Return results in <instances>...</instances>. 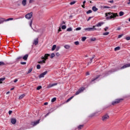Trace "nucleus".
<instances>
[{
  "instance_id": "4",
  "label": "nucleus",
  "mask_w": 130,
  "mask_h": 130,
  "mask_svg": "<svg viewBox=\"0 0 130 130\" xmlns=\"http://www.w3.org/2000/svg\"><path fill=\"white\" fill-rule=\"evenodd\" d=\"M122 100H123V99H119L115 100V101L112 102V105H115L116 104H118V103H120V102H121Z\"/></svg>"
},
{
  "instance_id": "37",
  "label": "nucleus",
  "mask_w": 130,
  "mask_h": 130,
  "mask_svg": "<svg viewBox=\"0 0 130 130\" xmlns=\"http://www.w3.org/2000/svg\"><path fill=\"white\" fill-rule=\"evenodd\" d=\"M81 29H82V28L81 27H77L76 28V31H80V30H81Z\"/></svg>"
},
{
  "instance_id": "39",
  "label": "nucleus",
  "mask_w": 130,
  "mask_h": 130,
  "mask_svg": "<svg viewBox=\"0 0 130 130\" xmlns=\"http://www.w3.org/2000/svg\"><path fill=\"white\" fill-rule=\"evenodd\" d=\"M41 68V66H40V65L38 64L37 66V69H38V70H40V69Z\"/></svg>"
},
{
  "instance_id": "12",
  "label": "nucleus",
  "mask_w": 130,
  "mask_h": 130,
  "mask_svg": "<svg viewBox=\"0 0 130 130\" xmlns=\"http://www.w3.org/2000/svg\"><path fill=\"white\" fill-rule=\"evenodd\" d=\"M11 123H12V124H16V123L17 122V120L15 118H12L11 119Z\"/></svg>"
},
{
  "instance_id": "23",
  "label": "nucleus",
  "mask_w": 130,
  "mask_h": 130,
  "mask_svg": "<svg viewBox=\"0 0 130 130\" xmlns=\"http://www.w3.org/2000/svg\"><path fill=\"white\" fill-rule=\"evenodd\" d=\"M64 47L66 48V49H70L71 47L69 45H66L64 46Z\"/></svg>"
},
{
  "instance_id": "51",
  "label": "nucleus",
  "mask_w": 130,
  "mask_h": 130,
  "mask_svg": "<svg viewBox=\"0 0 130 130\" xmlns=\"http://www.w3.org/2000/svg\"><path fill=\"white\" fill-rule=\"evenodd\" d=\"M13 112V111H9V115H11V114H12V113Z\"/></svg>"
},
{
  "instance_id": "48",
  "label": "nucleus",
  "mask_w": 130,
  "mask_h": 130,
  "mask_svg": "<svg viewBox=\"0 0 130 130\" xmlns=\"http://www.w3.org/2000/svg\"><path fill=\"white\" fill-rule=\"evenodd\" d=\"M56 56H59L60 55V54H59V52H57V53H56Z\"/></svg>"
},
{
  "instance_id": "60",
  "label": "nucleus",
  "mask_w": 130,
  "mask_h": 130,
  "mask_svg": "<svg viewBox=\"0 0 130 130\" xmlns=\"http://www.w3.org/2000/svg\"><path fill=\"white\" fill-rule=\"evenodd\" d=\"M60 31H61V29L60 28H59L58 29V32H60Z\"/></svg>"
},
{
  "instance_id": "64",
  "label": "nucleus",
  "mask_w": 130,
  "mask_h": 130,
  "mask_svg": "<svg viewBox=\"0 0 130 130\" xmlns=\"http://www.w3.org/2000/svg\"><path fill=\"white\" fill-rule=\"evenodd\" d=\"M30 26H32V21H30Z\"/></svg>"
},
{
  "instance_id": "1",
  "label": "nucleus",
  "mask_w": 130,
  "mask_h": 130,
  "mask_svg": "<svg viewBox=\"0 0 130 130\" xmlns=\"http://www.w3.org/2000/svg\"><path fill=\"white\" fill-rule=\"evenodd\" d=\"M104 24V22H100L98 23V24H95V25H93L92 27H88V28H85L84 29V31H95V30H98V31H100L101 30V28H95V27H101L102 25Z\"/></svg>"
},
{
  "instance_id": "27",
  "label": "nucleus",
  "mask_w": 130,
  "mask_h": 130,
  "mask_svg": "<svg viewBox=\"0 0 130 130\" xmlns=\"http://www.w3.org/2000/svg\"><path fill=\"white\" fill-rule=\"evenodd\" d=\"M123 15H124V13L123 12L120 11L119 12V16H120V17H121L122 16H123Z\"/></svg>"
},
{
  "instance_id": "14",
  "label": "nucleus",
  "mask_w": 130,
  "mask_h": 130,
  "mask_svg": "<svg viewBox=\"0 0 130 130\" xmlns=\"http://www.w3.org/2000/svg\"><path fill=\"white\" fill-rule=\"evenodd\" d=\"M27 3V0H23L22 1V6H23L24 7H25V6H26Z\"/></svg>"
},
{
  "instance_id": "8",
  "label": "nucleus",
  "mask_w": 130,
  "mask_h": 130,
  "mask_svg": "<svg viewBox=\"0 0 130 130\" xmlns=\"http://www.w3.org/2000/svg\"><path fill=\"white\" fill-rule=\"evenodd\" d=\"M126 68H130V63L124 65L123 67H121L120 70H123V69H126Z\"/></svg>"
},
{
  "instance_id": "19",
  "label": "nucleus",
  "mask_w": 130,
  "mask_h": 130,
  "mask_svg": "<svg viewBox=\"0 0 130 130\" xmlns=\"http://www.w3.org/2000/svg\"><path fill=\"white\" fill-rule=\"evenodd\" d=\"M83 127H84V125H79L78 127L77 128L78 129H82V128H83Z\"/></svg>"
},
{
  "instance_id": "2",
  "label": "nucleus",
  "mask_w": 130,
  "mask_h": 130,
  "mask_svg": "<svg viewBox=\"0 0 130 130\" xmlns=\"http://www.w3.org/2000/svg\"><path fill=\"white\" fill-rule=\"evenodd\" d=\"M105 15L106 17H107V20H110V19H114L115 18H116V17H118V15H117V13L111 12L106 13Z\"/></svg>"
},
{
  "instance_id": "9",
  "label": "nucleus",
  "mask_w": 130,
  "mask_h": 130,
  "mask_svg": "<svg viewBox=\"0 0 130 130\" xmlns=\"http://www.w3.org/2000/svg\"><path fill=\"white\" fill-rule=\"evenodd\" d=\"M40 120H39L36 121L32 122L31 123V125H33L34 126H35V125H37V124H38V123H39Z\"/></svg>"
},
{
  "instance_id": "20",
  "label": "nucleus",
  "mask_w": 130,
  "mask_h": 130,
  "mask_svg": "<svg viewBox=\"0 0 130 130\" xmlns=\"http://www.w3.org/2000/svg\"><path fill=\"white\" fill-rule=\"evenodd\" d=\"M5 80H6L5 77L0 78V84H3V81H5Z\"/></svg>"
},
{
  "instance_id": "6",
  "label": "nucleus",
  "mask_w": 130,
  "mask_h": 130,
  "mask_svg": "<svg viewBox=\"0 0 130 130\" xmlns=\"http://www.w3.org/2000/svg\"><path fill=\"white\" fill-rule=\"evenodd\" d=\"M109 119V116L107 114H105L102 117L103 121H106L107 119Z\"/></svg>"
},
{
  "instance_id": "53",
  "label": "nucleus",
  "mask_w": 130,
  "mask_h": 130,
  "mask_svg": "<svg viewBox=\"0 0 130 130\" xmlns=\"http://www.w3.org/2000/svg\"><path fill=\"white\" fill-rule=\"evenodd\" d=\"M21 64H26V62H21Z\"/></svg>"
},
{
  "instance_id": "47",
  "label": "nucleus",
  "mask_w": 130,
  "mask_h": 130,
  "mask_svg": "<svg viewBox=\"0 0 130 130\" xmlns=\"http://www.w3.org/2000/svg\"><path fill=\"white\" fill-rule=\"evenodd\" d=\"M21 58H22V57H21V56L18 57L16 58V60H19V59H21Z\"/></svg>"
},
{
  "instance_id": "11",
  "label": "nucleus",
  "mask_w": 130,
  "mask_h": 130,
  "mask_svg": "<svg viewBox=\"0 0 130 130\" xmlns=\"http://www.w3.org/2000/svg\"><path fill=\"white\" fill-rule=\"evenodd\" d=\"M46 74H47V71L43 72L40 75V78H44V76H45V75H46Z\"/></svg>"
},
{
  "instance_id": "55",
  "label": "nucleus",
  "mask_w": 130,
  "mask_h": 130,
  "mask_svg": "<svg viewBox=\"0 0 130 130\" xmlns=\"http://www.w3.org/2000/svg\"><path fill=\"white\" fill-rule=\"evenodd\" d=\"M120 27H118L117 28V31H119V30H120Z\"/></svg>"
},
{
  "instance_id": "10",
  "label": "nucleus",
  "mask_w": 130,
  "mask_h": 130,
  "mask_svg": "<svg viewBox=\"0 0 130 130\" xmlns=\"http://www.w3.org/2000/svg\"><path fill=\"white\" fill-rule=\"evenodd\" d=\"M56 85H57V83L50 84L48 85V88H51V87H54V86H56Z\"/></svg>"
},
{
  "instance_id": "58",
  "label": "nucleus",
  "mask_w": 130,
  "mask_h": 130,
  "mask_svg": "<svg viewBox=\"0 0 130 130\" xmlns=\"http://www.w3.org/2000/svg\"><path fill=\"white\" fill-rule=\"evenodd\" d=\"M82 7L83 8V9H85V4H83Z\"/></svg>"
},
{
  "instance_id": "24",
  "label": "nucleus",
  "mask_w": 130,
  "mask_h": 130,
  "mask_svg": "<svg viewBox=\"0 0 130 130\" xmlns=\"http://www.w3.org/2000/svg\"><path fill=\"white\" fill-rule=\"evenodd\" d=\"M56 48V45H54L52 48V51H53L54 50H55V49Z\"/></svg>"
},
{
  "instance_id": "7",
  "label": "nucleus",
  "mask_w": 130,
  "mask_h": 130,
  "mask_svg": "<svg viewBox=\"0 0 130 130\" xmlns=\"http://www.w3.org/2000/svg\"><path fill=\"white\" fill-rule=\"evenodd\" d=\"M84 90H85V88L84 87H81L79 88V90L75 93V95H79V94H80V93H82V92H83Z\"/></svg>"
},
{
  "instance_id": "62",
  "label": "nucleus",
  "mask_w": 130,
  "mask_h": 130,
  "mask_svg": "<svg viewBox=\"0 0 130 130\" xmlns=\"http://www.w3.org/2000/svg\"><path fill=\"white\" fill-rule=\"evenodd\" d=\"M83 5H85V4H86V1H84L83 2Z\"/></svg>"
},
{
  "instance_id": "36",
  "label": "nucleus",
  "mask_w": 130,
  "mask_h": 130,
  "mask_svg": "<svg viewBox=\"0 0 130 130\" xmlns=\"http://www.w3.org/2000/svg\"><path fill=\"white\" fill-rule=\"evenodd\" d=\"M96 40V38H92L90 39L91 41H95Z\"/></svg>"
},
{
  "instance_id": "31",
  "label": "nucleus",
  "mask_w": 130,
  "mask_h": 130,
  "mask_svg": "<svg viewBox=\"0 0 130 130\" xmlns=\"http://www.w3.org/2000/svg\"><path fill=\"white\" fill-rule=\"evenodd\" d=\"M119 49H120V47H116V48H115L114 50L115 51H117V50H119Z\"/></svg>"
},
{
  "instance_id": "61",
  "label": "nucleus",
  "mask_w": 130,
  "mask_h": 130,
  "mask_svg": "<svg viewBox=\"0 0 130 130\" xmlns=\"http://www.w3.org/2000/svg\"><path fill=\"white\" fill-rule=\"evenodd\" d=\"M34 0H29V3H32Z\"/></svg>"
},
{
  "instance_id": "44",
  "label": "nucleus",
  "mask_w": 130,
  "mask_h": 130,
  "mask_svg": "<svg viewBox=\"0 0 130 130\" xmlns=\"http://www.w3.org/2000/svg\"><path fill=\"white\" fill-rule=\"evenodd\" d=\"M93 116H95V113H93L91 115L89 116V117H93Z\"/></svg>"
},
{
  "instance_id": "33",
  "label": "nucleus",
  "mask_w": 130,
  "mask_h": 130,
  "mask_svg": "<svg viewBox=\"0 0 130 130\" xmlns=\"http://www.w3.org/2000/svg\"><path fill=\"white\" fill-rule=\"evenodd\" d=\"M87 39V38L86 37H83L82 38V41H85Z\"/></svg>"
},
{
  "instance_id": "34",
  "label": "nucleus",
  "mask_w": 130,
  "mask_h": 130,
  "mask_svg": "<svg viewBox=\"0 0 130 130\" xmlns=\"http://www.w3.org/2000/svg\"><path fill=\"white\" fill-rule=\"evenodd\" d=\"M109 34V32H106L104 33L103 34V35L106 36L108 35Z\"/></svg>"
},
{
  "instance_id": "46",
  "label": "nucleus",
  "mask_w": 130,
  "mask_h": 130,
  "mask_svg": "<svg viewBox=\"0 0 130 130\" xmlns=\"http://www.w3.org/2000/svg\"><path fill=\"white\" fill-rule=\"evenodd\" d=\"M126 40H130V37H126L125 38Z\"/></svg>"
},
{
  "instance_id": "40",
  "label": "nucleus",
  "mask_w": 130,
  "mask_h": 130,
  "mask_svg": "<svg viewBox=\"0 0 130 130\" xmlns=\"http://www.w3.org/2000/svg\"><path fill=\"white\" fill-rule=\"evenodd\" d=\"M42 88V86H39L37 88V90H40V89H41Z\"/></svg>"
},
{
  "instance_id": "52",
  "label": "nucleus",
  "mask_w": 130,
  "mask_h": 130,
  "mask_svg": "<svg viewBox=\"0 0 130 130\" xmlns=\"http://www.w3.org/2000/svg\"><path fill=\"white\" fill-rule=\"evenodd\" d=\"M122 36H123V35H120L118 36V38H121V37H122Z\"/></svg>"
},
{
  "instance_id": "63",
  "label": "nucleus",
  "mask_w": 130,
  "mask_h": 130,
  "mask_svg": "<svg viewBox=\"0 0 130 130\" xmlns=\"http://www.w3.org/2000/svg\"><path fill=\"white\" fill-rule=\"evenodd\" d=\"M89 72H87V73H86V75H87V76H89Z\"/></svg>"
},
{
  "instance_id": "56",
  "label": "nucleus",
  "mask_w": 130,
  "mask_h": 130,
  "mask_svg": "<svg viewBox=\"0 0 130 130\" xmlns=\"http://www.w3.org/2000/svg\"><path fill=\"white\" fill-rule=\"evenodd\" d=\"M90 20H91V17H89L88 18V19H87V21H90Z\"/></svg>"
},
{
  "instance_id": "38",
  "label": "nucleus",
  "mask_w": 130,
  "mask_h": 130,
  "mask_svg": "<svg viewBox=\"0 0 130 130\" xmlns=\"http://www.w3.org/2000/svg\"><path fill=\"white\" fill-rule=\"evenodd\" d=\"M60 48V47H59V46L56 47V51H58V50H59Z\"/></svg>"
},
{
  "instance_id": "16",
  "label": "nucleus",
  "mask_w": 130,
  "mask_h": 130,
  "mask_svg": "<svg viewBox=\"0 0 130 130\" xmlns=\"http://www.w3.org/2000/svg\"><path fill=\"white\" fill-rule=\"evenodd\" d=\"M94 58H95V55H93L91 58H90V60L88 62V64H89L90 63H92V60H93V59H94Z\"/></svg>"
},
{
  "instance_id": "28",
  "label": "nucleus",
  "mask_w": 130,
  "mask_h": 130,
  "mask_svg": "<svg viewBox=\"0 0 130 130\" xmlns=\"http://www.w3.org/2000/svg\"><path fill=\"white\" fill-rule=\"evenodd\" d=\"M4 22H5V19L0 18V24H2V23H4Z\"/></svg>"
},
{
  "instance_id": "59",
  "label": "nucleus",
  "mask_w": 130,
  "mask_h": 130,
  "mask_svg": "<svg viewBox=\"0 0 130 130\" xmlns=\"http://www.w3.org/2000/svg\"><path fill=\"white\" fill-rule=\"evenodd\" d=\"M49 115V113H48L46 115H45V117H46V116Z\"/></svg>"
},
{
  "instance_id": "25",
  "label": "nucleus",
  "mask_w": 130,
  "mask_h": 130,
  "mask_svg": "<svg viewBox=\"0 0 130 130\" xmlns=\"http://www.w3.org/2000/svg\"><path fill=\"white\" fill-rule=\"evenodd\" d=\"M32 71H33V68H30L28 70V71L27 72V73H26L27 75H28V74H30V73H31V72H32Z\"/></svg>"
},
{
  "instance_id": "15",
  "label": "nucleus",
  "mask_w": 130,
  "mask_h": 130,
  "mask_svg": "<svg viewBox=\"0 0 130 130\" xmlns=\"http://www.w3.org/2000/svg\"><path fill=\"white\" fill-rule=\"evenodd\" d=\"M92 10L93 11V12H97V11H98V8H96L95 6H93L92 8Z\"/></svg>"
},
{
  "instance_id": "32",
  "label": "nucleus",
  "mask_w": 130,
  "mask_h": 130,
  "mask_svg": "<svg viewBox=\"0 0 130 130\" xmlns=\"http://www.w3.org/2000/svg\"><path fill=\"white\" fill-rule=\"evenodd\" d=\"M55 101H56V98H54L51 100V102H55Z\"/></svg>"
},
{
  "instance_id": "49",
  "label": "nucleus",
  "mask_w": 130,
  "mask_h": 130,
  "mask_svg": "<svg viewBox=\"0 0 130 130\" xmlns=\"http://www.w3.org/2000/svg\"><path fill=\"white\" fill-rule=\"evenodd\" d=\"M104 9H110V7H108V6H105L104 7Z\"/></svg>"
},
{
  "instance_id": "5",
  "label": "nucleus",
  "mask_w": 130,
  "mask_h": 130,
  "mask_svg": "<svg viewBox=\"0 0 130 130\" xmlns=\"http://www.w3.org/2000/svg\"><path fill=\"white\" fill-rule=\"evenodd\" d=\"M32 16H33V13L30 12L25 15V18L26 19H27V20H30V19L32 18Z\"/></svg>"
},
{
  "instance_id": "3",
  "label": "nucleus",
  "mask_w": 130,
  "mask_h": 130,
  "mask_svg": "<svg viewBox=\"0 0 130 130\" xmlns=\"http://www.w3.org/2000/svg\"><path fill=\"white\" fill-rule=\"evenodd\" d=\"M50 55L49 54H45L44 56H42L41 58L43 59L42 61H40L38 62V63H40V64L42 63H45V60L48 58V57Z\"/></svg>"
},
{
  "instance_id": "43",
  "label": "nucleus",
  "mask_w": 130,
  "mask_h": 130,
  "mask_svg": "<svg viewBox=\"0 0 130 130\" xmlns=\"http://www.w3.org/2000/svg\"><path fill=\"white\" fill-rule=\"evenodd\" d=\"M0 66H5V63L4 62L0 61Z\"/></svg>"
},
{
  "instance_id": "13",
  "label": "nucleus",
  "mask_w": 130,
  "mask_h": 130,
  "mask_svg": "<svg viewBox=\"0 0 130 130\" xmlns=\"http://www.w3.org/2000/svg\"><path fill=\"white\" fill-rule=\"evenodd\" d=\"M33 44L35 45H37V44H38V39H36L34 40Z\"/></svg>"
},
{
  "instance_id": "30",
  "label": "nucleus",
  "mask_w": 130,
  "mask_h": 130,
  "mask_svg": "<svg viewBox=\"0 0 130 130\" xmlns=\"http://www.w3.org/2000/svg\"><path fill=\"white\" fill-rule=\"evenodd\" d=\"M54 56H55V54L54 53H52V54H51V55H50L51 58H53Z\"/></svg>"
},
{
  "instance_id": "21",
  "label": "nucleus",
  "mask_w": 130,
  "mask_h": 130,
  "mask_svg": "<svg viewBox=\"0 0 130 130\" xmlns=\"http://www.w3.org/2000/svg\"><path fill=\"white\" fill-rule=\"evenodd\" d=\"M99 76H96L95 78L92 79L91 81V83H92V82H94V81H95V80H97V79H98V78H99Z\"/></svg>"
},
{
  "instance_id": "35",
  "label": "nucleus",
  "mask_w": 130,
  "mask_h": 130,
  "mask_svg": "<svg viewBox=\"0 0 130 130\" xmlns=\"http://www.w3.org/2000/svg\"><path fill=\"white\" fill-rule=\"evenodd\" d=\"M61 28H62L63 30H64L65 29H67V26H66V25H62V27H61Z\"/></svg>"
},
{
  "instance_id": "18",
  "label": "nucleus",
  "mask_w": 130,
  "mask_h": 130,
  "mask_svg": "<svg viewBox=\"0 0 130 130\" xmlns=\"http://www.w3.org/2000/svg\"><path fill=\"white\" fill-rule=\"evenodd\" d=\"M27 58H28V54H26L23 57V59H24V60H27Z\"/></svg>"
},
{
  "instance_id": "45",
  "label": "nucleus",
  "mask_w": 130,
  "mask_h": 130,
  "mask_svg": "<svg viewBox=\"0 0 130 130\" xmlns=\"http://www.w3.org/2000/svg\"><path fill=\"white\" fill-rule=\"evenodd\" d=\"M76 4V1H73L70 3V5H75Z\"/></svg>"
},
{
  "instance_id": "50",
  "label": "nucleus",
  "mask_w": 130,
  "mask_h": 130,
  "mask_svg": "<svg viewBox=\"0 0 130 130\" xmlns=\"http://www.w3.org/2000/svg\"><path fill=\"white\" fill-rule=\"evenodd\" d=\"M108 29H109L108 27H106V28H104V30L105 31H107Z\"/></svg>"
},
{
  "instance_id": "57",
  "label": "nucleus",
  "mask_w": 130,
  "mask_h": 130,
  "mask_svg": "<svg viewBox=\"0 0 130 130\" xmlns=\"http://www.w3.org/2000/svg\"><path fill=\"white\" fill-rule=\"evenodd\" d=\"M48 104V103L46 102L44 103V105H47Z\"/></svg>"
},
{
  "instance_id": "29",
  "label": "nucleus",
  "mask_w": 130,
  "mask_h": 130,
  "mask_svg": "<svg viewBox=\"0 0 130 130\" xmlns=\"http://www.w3.org/2000/svg\"><path fill=\"white\" fill-rule=\"evenodd\" d=\"M67 31H68V32H71L73 31V28H72V27L68 28H67Z\"/></svg>"
},
{
  "instance_id": "54",
  "label": "nucleus",
  "mask_w": 130,
  "mask_h": 130,
  "mask_svg": "<svg viewBox=\"0 0 130 130\" xmlns=\"http://www.w3.org/2000/svg\"><path fill=\"white\" fill-rule=\"evenodd\" d=\"M14 82V83H17V82H18V79H15Z\"/></svg>"
},
{
  "instance_id": "17",
  "label": "nucleus",
  "mask_w": 130,
  "mask_h": 130,
  "mask_svg": "<svg viewBox=\"0 0 130 130\" xmlns=\"http://www.w3.org/2000/svg\"><path fill=\"white\" fill-rule=\"evenodd\" d=\"M13 20H14V18H8V19H5V21H4V22H8V21H13Z\"/></svg>"
},
{
  "instance_id": "41",
  "label": "nucleus",
  "mask_w": 130,
  "mask_h": 130,
  "mask_svg": "<svg viewBox=\"0 0 130 130\" xmlns=\"http://www.w3.org/2000/svg\"><path fill=\"white\" fill-rule=\"evenodd\" d=\"M91 13H92V10H88L86 13L87 14H91Z\"/></svg>"
},
{
  "instance_id": "26",
  "label": "nucleus",
  "mask_w": 130,
  "mask_h": 130,
  "mask_svg": "<svg viewBox=\"0 0 130 130\" xmlns=\"http://www.w3.org/2000/svg\"><path fill=\"white\" fill-rule=\"evenodd\" d=\"M24 97H25V94H21L19 97V99L21 100V99H23L24 98Z\"/></svg>"
},
{
  "instance_id": "22",
  "label": "nucleus",
  "mask_w": 130,
  "mask_h": 130,
  "mask_svg": "<svg viewBox=\"0 0 130 130\" xmlns=\"http://www.w3.org/2000/svg\"><path fill=\"white\" fill-rule=\"evenodd\" d=\"M73 98H74V96H71L70 98L67 100V101H66V103H68V102H70V101H71L72 99H73Z\"/></svg>"
},
{
  "instance_id": "42",
  "label": "nucleus",
  "mask_w": 130,
  "mask_h": 130,
  "mask_svg": "<svg viewBox=\"0 0 130 130\" xmlns=\"http://www.w3.org/2000/svg\"><path fill=\"white\" fill-rule=\"evenodd\" d=\"M74 44H75V45H79V43L78 41H76V42H75Z\"/></svg>"
}]
</instances>
